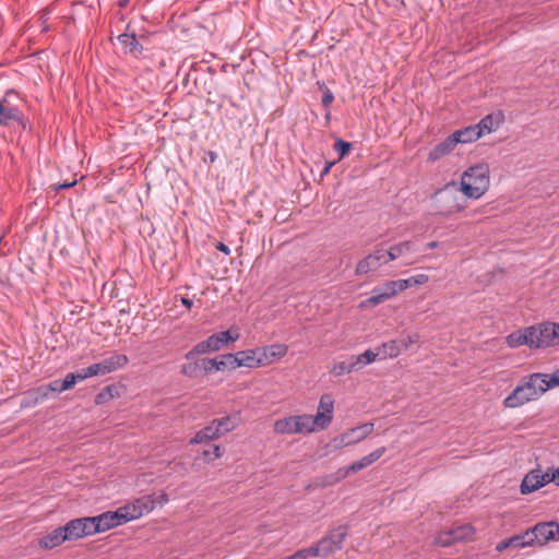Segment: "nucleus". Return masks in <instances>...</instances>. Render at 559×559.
<instances>
[{"mask_svg": "<svg viewBox=\"0 0 559 559\" xmlns=\"http://www.w3.org/2000/svg\"><path fill=\"white\" fill-rule=\"evenodd\" d=\"M489 186V166L487 164H477L464 170L459 187L465 198L478 200L488 191Z\"/></svg>", "mask_w": 559, "mask_h": 559, "instance_id": "1", "label": "nucleus"}, {"mask_svg": "<svg viewBox=\"0 0 559 559\" xmlns=\"http://www.w3.org/2000/svg\"><path fill=\"white\" fill-rule=\"evenodd\" d=\"M437 215L450 217L462 212L466 206V200L461 188L455 181L448 182L442 189H439L433 195Z\"/></svg>", "mask_w": 559, "mask_h": 559, "instance_id": "2", "label": "nucleus"}, {"mask_svg": "<svg viewBox=\"0 0 559 559\" xmlns=\"http://www.w3.org/2000/svg\"><path fill=\"white\" fill-rule=\"evenodd\" d=\"M547 386L548 384L543 378L531 374L527 380L518 385L512 393L503 400V405L509 408L522 406L530 401L536 400L546 392Z\"/></svg>", "mask_w": 559, "mask_h": 559, "instance_id": "3", "label": "nucleus"}, {"mask_svg": "<svg viewBox=\"0 0 559 559\" xmlns=\"http://www.w3.org/2000/svg\"><path fill=\"white\" fill-rule=\"evenodd\" d=\"M22 99L17 92L9 90L0 98V127L20 126L26 129V121L22 111Z\"/></svg>", "mask_w": 559, "mask_h": 559, "instance_id": "4", "label": "nucleus"}, {"mask_svg": "<svg viewBox=\"0 0 559 559\" xmlns=\"http://www.w3.org/2000/svg\"><path fill=\"white\" fill-rule=\"evenodd\" d=\"M348 532L345 526H338L329 532L321 538L316 546H311L314 557H328L329 555L342 549L343 543Z\"/></svg>", "mask_w": 559, "mask_h": 559, "instance_id": "5", "label": "nucleus"}, {"mask_svg": "<svg viewBox=\"0 0 559 559\" xmlns=\"http://www.w3.org/2000/svg\"><path fill=\"white\" fill-rule=\"evenodd\" d=\"M389 263L384 243H380L374 248V250L369 253L367 257L361 259L355 270L356 275H364L370 272H374L379 270L381 266Z\"/></svg>", "mask_w": 559, "mask_h": 559, "instance_id": "6", "label": "nucleus"}, {"mask_svg": "<svg viewBox=\"0 0 559 559\" xmlns=\"http://www.w3.org/2000/svg\"><path fill=\"white\" fill-rule=\"evenodd\" d=\"M418 333H411L403 335L399 340H391L380 345L381 359L395 358L404 350H407L412 345L419 342Z\"/></svg>", "mask_w": 559, "mask_h": 559, "instance_id": "7", "label": "nucleus"}, {"mask_svg": "<svg viewBox=\"0 0 559 559\" xmlns=\"http://www.w3.org/2000/svg\"><path fill=\"white\" fill-rule=\"evenodd\" d=\"M528 335L532 338L531 347L539 348L557 345L555 328L550 322L530 326Z\"/></svg>", "mask_w": 559, "mask_h": 559, "instance_id": "8", "label": "nucleus"}, {"mask_svg": "<svg viewBox=\"0 0 559 559\" xmlns=\"http://www.w3.org/2000/svg\"><path fill=\"white\" fill-rule=\"evenodd\" d=\"M373 431V424L366 423L357 426L342 433L341 436L333 439V445L335 448H344L358 443L359 441L367 438Z\"/></svg>", "mask_w": 559, "mask_h": 559, "instance_id": "9", "label": "nucleus"}, {"mask_svg": "<svg viewBox=\"0 0 559 559\" xmlns=\"http://www.w3.org/2000/svg\"><path fill=\"white\" fill-rule=\"evenodd\" d=\"M91 524L92 521H90V518L85 516L73 519L66 525L61 526L67 542H72L85 536L94 535Z\"/></svg>", "mask_w": 559, "mask_h": 559, "instance_id": "10", "label": "nucleus"}, {"mask_svg": "<svg viewBox=\"0 0 559 559\" xmlns=\"http://www.w3.org/2000/svg\"><path fill=\"white\" fill-rule=\"evenodd\" d=\"M532 533V539L534 545L543 546L550 540L559 538V524L557 522H543L537 523L533 527L528 528Z\"/></svg>", "mask_w": 559, "mask_h": 559, "instance_id": "11", "label": "nucleus"}, {"mask_svg": "<svg viewBox=\"0 0 559 559\" xmlns=\"http://www.w3.org/2000/svg\"><path fill=\"white\" fill-rule=\"evenodd\" d=\"M238 337L239 334L236 333L233 335L229 330L214 333L206 340L199 342L200 349L203 350L204 354L218 352L219 349L226 347L229 343L236 342Z\"/></svg>", "mask_w": 559, "mask_h": 559, "instance_id": "12", "label": "nucleus"}, {"mask_svg": "<svg viewBox=\"0 0 559 559\" xmlns=\"http://www.w3.org/2000/svg\"><path fill=\"white\" fill-rule=\"evenodd\" d=\"M386 451L385 447H381L369 453L368 455L361 457L360 460L353 462L349 466L345 468H340L337 471V479H344L348 477L350 474H355L371 464L378 461Z\"/></svg>", "mask_w": 559, "mask_h": 559, "instance_id": "13", "label": "nucleus"}, {"mask_svg": "<svg viewBox=\"0 0 559 559\" xmlns=\"http://www.w3.org/2000/svg\"><path fill=\"white\" fill-rule=\"evenodd\" d=\"M155 506L156 500L153 498V496L147 495L134 499L132 502L122 506V508L124 512H128V516L130 521H132L150 513L155 509Z\"/></svg>", "mask_w": 559, "mask_h": 559, "instance_id": "14", "label": "nucleus"}, {"mask_svg": "<svg viewBox=\"0 0 559 559\" xmlns=\"http://www.w3.org/2000/svg\"><path fill=\"white\" fill-rule=\"evenodd\" d=\"M234 370L239 367H247L250 369L258 368L260 366H266L267 360L261 357L260 348L240 350L234 354Z\"/></svg>", "mask_w": 559, "mask_h": 559, "instance_id": "15", "label": "nucleus"}, {"mask_svg": "<svg viewBox=\"0 0 559 559\" xmlns=\"http://www.w3.org/2000/svg\"><path fill=\"white\" fill-rule=\"evenodd\" d=\"M549 483H550V477H549L548 471L544 473L539 468L532 469L524 476V478L521 483V486H520L521 493L522 495L532 493Z\"/></svg>", "mask_w": 559, "mask_h": 559, "instance_id": "16", "label": "nucleus"}, {"mask_svg": "<svg viewBox=\"0 0 559 559\" xmlns=\"http://www.w3.org/2000/svg\"><path fill=\"white\" fill-rule=\"evenodd\" d=\"M334 400L331 394H323L319 401L317 415L313 416L319 429H325L332 421Z\"/></svg>", "mask_w": 559, "mask_h": 559, "instance_id": "17", "label": "nucleus"}, {"mask_svg": "<svg viewBox=\"0 0 559 559\" xmlns=\"http://www.w3.org/2000/svg\"><path fill=\"white\" fill-rule=\"evenodd\" d=\"M234 354H225L215 358L201 359L202 369L205 373L214 371L234 370Z\"/></svg>", "mask_w": 559, "mask_h": 559, "instance_id": "18", "label": "nucleus"}, {"mask_svg": "<svg viewBox=\"0 0 559 559\" xmlns=\"http://www.w3.org/2000/svg\"><path fill=\"white\" fill-rule=\"evenodd\" d=\"M400 289L395 281H389L382 286L374 287L371 292L368 302L372 306L380 305L392 298Z\"/></svg>", "mask_w": 559, "mask_h": 559, "instance_id": "19", "label": "nucleus"}, {"mask_svg": "<svg viewBox=\"0 0 559 559\" xmlns=\"http://www.w3.org/2000/svg\"><path fill=\"white\" fill-rule=\"evenodd\" d=\"M532 533H530V530H526L522 534L513 535L509 538H506L501 542H499L496 546V550L501 552L508 548H524V547H531L534 546L533 539H532Z\"/></svg>", "mask_w": 559, "mask_h": 559, "instance_id": "20", "label": "nucleus"}, {"mask_svg": "<svg viewBox=\"0 0 559 559\" xmlns=\"http://www.w3.org/2000/svg\"><path fill=\"white\" fill-rule=\"evenodd\" d=\"M67 542L62 527L59 526L38 539V546L43 550H50Z\"/></svg>", "mask_w": 559, "mask_h": 559, "instance_id": "21", "label": "nucleus"}, {"mask_svg": "<svg viewBox=\"0 0 559 559\" xmlns=\"http://www.w3.org/2000/svg\"><path fill=\"white\" fill-rule=\"evenodd\" d=\"M117 39L122 45V49L126 55H131L135 58L142 55L143 47L138 41L134 34L123 33L118 35Z\"/></svg>", "mask_w": 559, "mask_h": 559, "instance_id": "22", "label": "nucleus"}, {"mask_svg": "<svg viewBox=\"0 0 559 559\" xmlns=\"http://www.w3.org/2000/svg\"><path fill=\"white\" fill-rule=\"evenodd\" d=\"M457 144V139H454V136L451 134L449 135L444 141L437 144L428 155V159L430 162H436L440 159L441 157L445 156L450 152H452Z\"/></svg>", "mask_w": 559, "mask_h": 559, "instance_id": "23", "label": "nucleus"}, {"mask_svg": "<svg viewBox=\"0 0 559 559\" xmlns=\"http://www.w3.org/2000/svg\"><path fill=\"white\" fill-rule=\"evenodd\" d=\"M473 533H474V531H473L472 526H469V525L462 526L457 530H453V531L447 532L443 535H440V537L438 538V543L441 546H449L451 543L461 540L465 537H468Z\"/></svg>", "mask_w": 559, "mask_h": 559, "instance_id": "24", "label": "nucleus"}, {"mask_svg": "<svg viewBox=\"0 0 559 559\" xmlns=\"http://www.w3.org/2000/svg\"><path fill=\"white\" fill-rule=\"evenodd\" d=\"M318 425L312 415L304 414L294 416L295 433H310L316 431Z\"/></svg>", "mask_w": 559, "mask_h": 559, "instance_id": "25", "label": "nucleus"}, {"mask_svg": "<svg viewBox=\"0 0 559 559\" xmlns=\"http://www.w3.org/2000/svg\"><path fill=\"white\" fill-rule=\"evenodd\" d=\"M381 349L380 346H378L374 350L367 349L362 354L354 356L352 355L350 358L355 365L356 370H359L366 365L372 364L378 358L381 359Z\"/></svg>", "mask_w": 559, "mask_h": 559, "instance_id": "26", "label": "nucleus"}, {"mask_svg": "<svg viewBox=\"0 0 559 559\" xmlns=\"http://www.w3.org/2000/svg\"><path fill=\"white\" fill-rule=\"evenodd\" d=\"M129 359L124 354H114L100 361L105 374L114 372L128 364Z\"/></svg>", "mask_w": 559, "mask_h": 559, "instance_id": "27", "label": "nucleus"}, {"mask_svg": "<svg viewBox=\"0 0 559 559\" xmlns=\"http://www.w3.org/2000/svg\"><path fill=\"white\" fill-rule=\"evenodd\" d=\"M413 251V242L409 240L401 241L385 248V253L389 262L395 261L396 259L405 255Z\"/></svg>", "mask_w": 559, "mask_h": 559, "instance_id": "28", "label": "nucleus"}, {"mask_svg": "<svg viewBox=\"0 0 559 559\" xmlns=\"http://www.w3.org/2000/svg\"><path fill=\"white\" fill-rule=\"evenodd\" d=\"M261 357L267 360V365L273 362L275 359H280L287 354V346L283 344H273L266 347H259Z\"/></svg>", "mask_w": 559, "mask_h": 559, "instance_id": "29", "label": "nucleus"}, {"mask_svg": "<svg viewBox=\"0 0 559 559\" xmlns=\"http://www.w3.org/2000/svg\"><path fill=\"white\" fill-rule=\"evenodd\" d=\"M88 518H90V521H92L91 525H92V530H93L94 534L103 533V532H106V531L115 527L112 524V520L110 518L109 511L104 512L96 516H88Z\"/></svg>", "mask_w": 559, "mask_h": 559, "instance_id": "30", "label": "nucleus"}, {"mask_svg": "<svg viewBox=\"0 0 559 559\" xmlns=\"http://www.w3.org/2000/svg\"><path fill=\"white\" fill-rule=\"evenodd\" d=\"M452 135L454 139H457V143H471L481 136V131H479L475 124L457 130L453 132Z\"/></svg>", "mask_w": 559, "mask_h": 559, "instance_id": "31", "label": "nucleus"}, {"mask_svg": "<svg viewBox=\"0 0 559 559\" xmlns=\"http://www.w3.org/2000/svg\"><path fill=\"white\" fill-rule=\"evenodd\" d=\"M216 426H214L213 421L204 427L203 429L199 430L194 437L189 441L190 444H199L203 442H207L214 439L219 438V435L217 432Z\"/></svg>", "mask_w": 559, "mask_h": 559, "instance_id": "32", "label": "nucleus"}, {"mask_svg": "<svg viewBox=\"0 0 559 559\" xmlns=\"http://www.w3.org/2000/svg\"><path fill=\"white\" fill-rule=\"evenodd\" d=\"M530 328L525 330H518L507 336V344L514 348L521 345H528L531 347L532 338L528 335Z\"/></svg>", "mask_w": 559, "mask_h": 559, "instance_id": "33", "label": "nucleus"}, {"mask_svg": "<svg viewBox=\"0 0 559 559\" xmlns=\"http://www.w3.org/2000/svg\"><path fill=\"white\" fill-rule=\"evenodd\" d=\"M429 281V276L427 274H417L415 276H411L408 278L396 280L397 288L400 292L407 289L414 285H423Z\"/></svg>", "mask_w": 559, "mask_h": 559, "instance_id": "34", "label": "nucleus"}, {"mask_svg": "<svg viewBox=\"0 0 559 559\" xmlns=\"http://www.w3.org/2000/svg\"><path fill=\"white\" fill-rule=\"evenodd\" d=\"M274 431L280 435H295L294 416L276 419L274 423Z\"/></svg>", "mask_w": 559, "mask_h": 559, "instance_id": "35", "label": "nucleus"}, {"mask_svg": "<svg viewBox=\"0 0 559 559\" xmlns=\"http://www.w3.org/2000/svg\"><path fill=\"white\" fill-rule=\"evenodd\" d=\"M212 421L214 426H216L219 437L234 430L237 426L236 419L233 418L231 416H225L218 419H214Z\"/></svg>", "mask_w": 559, "mask_h": 559, "instance_id": "36", "label": "nucleus"}, {"mask_svg": "<svg viewBox=\"0 0 559 559\" xmlns=\"http://www.w3.org/2000/svg\"><path fill=\"white\" fill-rule=\"evenodd\" d=\"M352 371H357L355 365L350 358V356L343 361L335 362L331 369V373L334 377H341L345 373H350Z\"/></svg>", "mask_w": 559, "mask_h": 559, "instance_id": "37", "label": "nucleus"}, {"mask_svg": "<svg viewBox=\"0 0 559 559\" xmlns=\"http://www.w3.org/2000/svg\"><path fill=\"white\" fill-rule=\"evenodd\" d=\"M117 394L118 392L116 385H107L95 396V403L98 405L104 404L114 399Z\"/></svg>", "mask_w": 559, "mask_h": 559, "instance_id": "38", "label": "nucleus"}, {"mask_svg": "<svg viewBox=\"0 0 559 559\" xmlns=\"http://www.w3.org/2000/svg\"><path fill=\"white\" fill-rule=\"evenodd\" d=\"M202 369L201 360L200 361H189L181 366L180 372L189 378H195Z\"/></svg>", "mask_w": 559, "mask_h": 559, "instance_id": "39", "label": "nucleus"}, {"mask_svg": "<svg viewBox=\"0 0 559 559\" xmlns=\"http://www.w3.org/2000/svg\"><path fill=\"white\" fill-rule=\"evenodd\" d=\"M476 127L479 129V131H481L483 135L493 131L497 127V123L495 122L492 115H487L476 124Z\"/></svg>", "mask_w": 559, "mask_h": 559, "instance_id": "40", "label": "nucleus"}, {"mask_svg": "<svg viewBox=\"0 0 559 559\" xmlns=\"http://www.w3.org/2000/svg\"><path fill=\"white\" fill-rule=\"evenodd\" d=\"M109 513L115 527L130 522L128 512H124L122 507H119L116 511H109Z\"/></svg>", "mask_w": 559, "mask_h": 559, "instance_id": "41", "label": "nucleus"}, {"mask_svg": "<svg viewBox=\"0 0 559 559\" xmlns=\"http://www.w3.org/2000/svg\"><path fill=\"white\" fill-rule=\"evenodd\" d=\"M350 143L337 139L334 143V150L338 153L340 159L343 158L350 151Z\"/></svg>", "mask_w": 559, "mask_h": 559, "instance_id": "42", "label": "nucleus"}, {"mask_svg": "<svg viewBox=\"0 0 559 559\" xmlns=\"http://www.w3.org/2000/svg\"><path fill=\"white\" fill-rule=\"evenodd\" d=\"M320 90L323 92L321 99L322 106L328 109L334 100V95L324 84L320 85Z\"/></svg>", "mask_w": 559, "mask_h": 559, "instance_id": "43", "label": "nucleus"}, {"mask_svg": "<svg viewBox=\"0 0 559 559\" xmlns=\"http://www.w3.org/2000/svg\"><path fill=\"white\" fill-rule=\"evenodd\" d=\"M536 376H539L545 380V382L548 384L547 390L550 388H554L559 384V370L554 372L552 374H543V373H535Z\"/></svg>", "mask_w": 559, "mask_h": 559, "instance_id": "44", "label": "nucleus"}, {"mask_svg": "<svg viewBox=\"0 0 559 559\" xmlns=\"http://www.w3.org/2000/svg\"><path fill=\"white\" fill-rule=\"evenodd\" d=\"M202 454L204 459L210 462L221 457L223 455V450L219 445H213L212 450H204Z\"/></svg>", "mask_w": 559, "mask_h": 559, "instance_id": "45", "label": "nucleus"}, {"mask_svg": "<svg viewBox=\"0 0 559 559\" xmlns=\"http://www.w3.org/2000/svg\"><path fill=\"white\" fill-rule=\"evenodd\" d=\"M310 557H314L312 554L311 547L302 548L300 550H297L292 556H287L284 559H308Z\"/></svg>", "mask_w": 559, "mask_h": 559, "instance_id": "46", "label": "nucleus"}, {"mask_svg": "<svg viewBox=\"0 0 559 559\" xmlns=\"http://www.w3.org/2000/svg\"><path fill=\"white\" fill-rule=\"evenodd\" d=\"M90 377L105 376L100 361L86 367Z\"/></svg>", "mask_w": 559, "mask_h": 559, "instance_id": "47", "label": "nucleus"}, {"mask_svg": "<svg viewBox=\"0 0 559 559\" xmlns=\"http://www.w3.org/2000/svg\"><path fill=\"white\" fill-rule=\"evenodd\" d=\"M76 383L75 377L73 372H70L66 376L63 380H61L60 389H64V391L71 389Z\"/></svg>", "mask_w": 559, "mask_h": 559, "instance_id": "48", "label": "nucleus"}, {"mask_svg": "<svg viewBox=\"0 0 559 559\" xmlns=\"http://www.w3.org/2000/svg\"><path fill=\"white\" fill-rule=\"evenodd\" d=\"M199 355H204L203 350L200 349V344L198 343L195 346H193L192 349H190L186 355L185 358L189 361H195L194 359Z\"/></svg>", "mask_w": 559, "mask_h": 559, "instance_id": "49", "label": "nucleus"}, {"mask_svg": "<svg viewBox=\"0 0 559 559\" xmlns=\"http://www.w3.org/2000/svg\"><path fill=\"white\" fill-rule=\"evenodd\" d=\"M60 383H61V380H55L52 382L49 383L48 388H40L39 390H45V392L43 393V397L47 396V391H53V392H58V393H61L64 391V389H60Z\"/></svg>", "mask_w": 559, "mask_h": 559, "instance_id": "50", "label": "nucleus"}, {"mask_svg": "<svg viewBox=\"0 0 559 559\" xmlns=\"http://www.w3.org/2000/svg\"><path fill=\"white\" fill-rule=\"evenodd\" d=\"M75 183H76V180L63 181L62 183L53 185L52 188H53L55 191H59V190H63V189H69L71 187H73Z\"/></svg>", "mask_w": 559, "mask_h": 559, "instance_id": "51", "label": "nucleus"}, {"mask_svg": "<svg viewBox=\"0 0 559 559\" xmlns=\"http://www.w3.org/2000/svg\"><path fill=\"white\" fill-rule=\"evenodd\" d=\"M74 377H75V381H82V380H85L87 378H91L88 374H87V371H86V368H83L81 370H79L78 372L74 373Z\"/></svg>", "mask_w": 559, "mask_h": 559, "instance_id": "52", "label": "nucleus"}, {"mask_svg": "<svg viewBox=\"0 0 559 559\" xmlns=\"http://www.w3.org/2000/svg\"><path fill=\"white\" fill-rule=\"evenodd\" d=\"M550 481L556 483L559 486V466L556 469H548Z\"/></svg>", "mask_w": 559, "mask_h": 559, "instance_id": "53", "label": "nucleus"}, {"mask_svg": "<svg viewBox=\"0 0 559 559\" xmlns=\"http://www.w3.org/2000/svg\"><path fill=\"white\" fill-rule=\"evenodd\" d=\"M153 498L156 500V504L158 503V504L163 506L168 502V496L166 493H160L157 497L153 496Z\"/></svg>", "mask_w": 559, "mask_h": 559, "instance_id": "54", "label": "nucleus"}, {"mask_svg": "<svg viewBox=\"0 0 559 559\" xmlns=\"http://www.w3.org/2000/svg\"><path fill=\"white\" fill-rule=\"evenodd\" d=\"M216 249L224 252L226 255H229L230 254V249L228 248V246H226L225 243L223 242H218L216 245Z\"/></svg>", "mask_w": 559, "mask_h": 559, "instance_id": "55", "label": "nucleus"}, {"mask_svg": "<svg viewBox=\"0 0 559 559\" xmlns=\"http://www.w3.org/2000/svg\"><path fill=\"white\" fill-rule=\"evenodd\" d=\"M333 165H334V162L326 163V165L324 166V168L322 170L321 176L323 177V176L328 175Z\"/></svg>", "mask_w": 559, "mask_h": 559, "instance_id": "56", "label": "nucleus"}, {"mask_svg": "<svg viewBox=\"0 0 559 559\" xmlns=\"http://www.w3.org/2000/svg\"><path fill=\"white\" fill-rule=\"evenodd\" d=\"M181 304L187 307L188 309H190L192 306H193V301L189 298H186V297H182L181 298Z\"/></svg>", "mask_w": 559, "mask_h": 559, "instance_id": "57", "label": "nucleus"}, {"mask_svg": "<svg viewBox=\"0 0 559 559\" xmlns=\"http://www.w3.org/2000/svg\"><path fill=\"white\" fill-rule=\"evenodd\" d=\"M556 332V344H559V323H552Z\"/></svg>", "mask_w": 559, "mask_h": 559, "instance_id": "58", "label": "nucleus"}, {"mask_svg": "<svg viewBox=\"0 0 559 559\" xmlns=\"http://www.w3.org/2000/svg\"><path fill=\"white\" fill-rule=\"evenodd\" d=\"M129 3V0H118L117 5L121 9H124Z\"/></svg>", "mask_w": 559, "mask_h": 559, "instance_id": "59", "label": "nucleus"}, {"mask_svg": "<svg viewBox=\"0 0 559 559\" xmlns=\"http://www.w3.org/2000/svg\"><path fill=\"white\" fill-rule=\"evenodd\" d=\"M428 249H435L438 247V242L437 241H431V242H428L427 246H426Z\"/></svg>", "mask_w": 559, "mask_h": 559, "instance_id": "60", "label": "nucleus"}, {"mask_svg": "<svg viewBox=\"0 0 559 559\" xmlns=\"http://www.w3.org/2000/svg\"><path fill=\"white\" fill-rule=\"evenodd\" d=\"M325 118H326V120H330V119H331V112H330V110H329V109L326 110Z\"/></svg>", "mask_w": 559, "mask_h": 559, "instance_id": "61", "label": "nucleus"}, {"mask_svg": "<svg viewBox=\"0 0 559 559\" xmlns=\"http://www.w3.org/2000/svg\"><path fill=\"white\" fill-rule=\"evenodd\" d=\"M414 263H415V261H409V262H406L405 265H412Z\"/></svg>", "mask_w": 559, "mask_h": 559, "instance_id": "62", "label": "nucleus"}]
</instances>
